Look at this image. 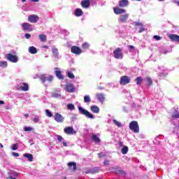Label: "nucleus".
Masks as SVG:
<instances>
[{
	"label": "nucleus",
	"mask_w": 179,
	"mask_h": 179,
	"mask_svg": "<svg viewBox=\"0 0 179 179\" xmlns=\"http://www.w3.org/2000/svg\"><path fill=\"white\" fill-rule=\"evenodd\" d=\"M55 121H56V122L62 123L65 121V117L62 116V115L57 113L55 115Z\"/></svg>",
	"instance_id": "obj_8"
},
{
	"label": "nucleus",
	"mask_w": 179,
	"mask_h": 179,
	"mask_svg": "<svg viewBox=\"0 0 179 179\" xmlns=\"http://www.w3.org/2000/svg\"><path fill=\"white\" fill-rule=\"evenodd\" d=\"M92 139L95 143H100L101 142L100 138H99L96 134H92Z\"/></svg>",
	"instance_id": "obj_23"
},
{
	"label": "nucleus",
	"mask_w": 179,
	"mask_h": 179,
	"mask_svg": "<svg viewBox=\"0 0 179 179\" xmlns=\"http://www.w3.org/2000/svg\"><path fill=\"white\" fill-rule=\"evenodd\" d=\"M63 146H65V147L68 146V144L66 143V142H63Z\"/></svg>",
	"instance_id": "obj_58"
},
{
	"label": "nucleus",
	"mask_w": 179,
	"mask_h": 179,
	"mask_svg": "<svg viewBox=\"0 0 179 179\" xmlns=\"http://www.w3.org/2000/svg\"><path fill=\"white\" fill-rule=\"evenodd\" d=\"M113 122H114L115 125L118 127V128H121L122 127V125L121 124V122L117 121L116 120H114Z\"/></svg>",
	"instance_id": "obj_40"
},
{
	"label": "nucleus",
	"mask_w": 179,
	"mask_h": 179,
	"mask_svg": "<svg viewBox=\"0 0 179 179\" xmlns=\"http://www.w3.org/2000/svg\"><path fill=\"white\" fill-rule=\"evenodd\" d=\"M84 101L85 103H90L91 99H90V96L86 95L84 96Z\"/></svg>",
	"instance_id": "obj_35"
},
{
	"label": "nucleus",
	"mask_w": 179,
	"mask_h": 179,
	"mask_svg": "<svg viewBox=\"0 0 179 179\" xmlns=\"http://www.w3.org/2000/svg\"><path fill=\"white\" fill-rule=\"evenodd\" d=\"M113 12L115 15H121L122 13H125L126 10L124 8H120L118 7L113 8Z\"/></svg>",
	"instance_id": "obj_11"
},
{
	"label": "nucleus",
	"mask_w": 179,
	"mask_h": 179,
	"mask_svg": "<svg viewBox=\"0 0 179 179\" xmlns=\"http://www.w3.org/2000/svg\"><path fill=\"white\" fill-rule=\"evenodd\" d=\"M90 108L92 113H94L95 114H99V113H100V108L96 106H92Z\"/></svg>",
	"instance_id": "obj_22"
},
{
	"label": "nucleus",
	"mask_w": 179,
	"mask_h": 179,
	"mask_svg": "<svg viewBox=\"0 0 179 179\" xmlns=\"http://www.w3.org/2000/svg\"><path fill=\"white\" fill-rule=\"evenodd\" d=\"M55 75L57 78H58V79H59L60 80H64V75H62V72H61V71L56 70Z\"/></svg>",
	"instance_id": "obj_18"
},
{
	"label": "nucleus",
	"mask_w": 179,
	"mask_h": 179,
	"mask_svg": "<svg viewBox=\"0 0 179 179\" xmlns=\"http://www.w3.org/2000/svg\"><path fill=\"white\" fill-rule=\"evenodd\" d=\"M98 156L99 157H100V159H101V157H105L106 155H104V153L103 152H100V153H98Z\"/></svg>",
	"instance_id": "obj_50"
},
{
	"label": "nucleus",
	"mask_w": 179,
	"mask_h": 179,
	"mask_svg": "<svg viewBox=\"0 0 179 179\" xmlns=\"http://www.w3.org/2000/svg\"><path fill=\"white\" fill-rule=\"evenodd\" d=\"M67 76H68L70 79H75V75H73V73L71 72V71H68V72H67Z\"/></svg>",
	"instance_id": "obj_37"
},
{
	"label": "nucleus",
	"mask_w": 179,
	"mask_h": 179,
	"mask_svg": "<svg viewBox=\"0 0 179 179\" xmlns=\"http://www.w3.org/2000/svg\"><path fill=\"white\" fill-rule=\"evenodd\" d=\"M71 52L72 54H75L76 55H80L82 52H83V50L80 49L78 46L74 45L71 48Z\"/></svg>",
	"instance_id": "obj_6"
},
{
	"label": "nucleus",
	"mask_w": 179,
	"mask_h": 179,
	"mask_svg": "<svg viewBox=\"0 0 179 179\" xmlns=\"http://www.w3.org/2000/svg\"><path fill=\"white\" fill-rule=\"evenodd\" d=\"M0 66L1 68H6V67H8V62H6V61L0 62Z\"/></svg>",
	"instance_id": "obj_34"
},
{
	"label": "nucleus",
	"mask_w": 179,
	"mask_h": 179,
	"mask_svg": "<svg viewBox=\"0 0 179 179\" xmlns=\"http://www.w3.org/2000/svg\"><path fill=\"white\" fill-rule=\"evenodd\" d=\"M175 3H177V5H179V1H175Z\"/></svg>",
	"instance_id": "obj_64"
},
{
	"label": "nucleus",
	"mask_w": 179,
	"mask_h": 179,
	"mask_svg": "<svg viewBox=\"0 0 179 179\" xmlns=\"http://www.w3.org/2000/svg\"><path fill=\"white\" fill-rule=\"evenodd\" d=\"M32 130H33V128H31L30 127H24V132H29V131H32Z\"/></svg>",
	"instance_id": "obj_42"
},
{
	"label": "nucleus",
	"mask_w": 179,
	"mask_h": 179,
	"mask_svg": "<svg viewBox=\"0 0 179 179\" xmlns=\"http://www.w3.org/2000/svg\"><path fill=\"white\" fill-rule=\"evenodd\" d=\"M96 97L98 99V100H99V101H104L105 98H104V94H96Z\"/></svg>",
	"instance_id": "obj_28"
},
{
	"label": "nucleus",
	"mask_w": 179,
	"mask_h": 179,
	"mask_svg": "<svg viewBox=\"0 0 179 179\" xmlns=\"http://www.w3.org/2000/svg\"><path fill=\"white\" fill-rule=\"evenodd\" d=\"M64 133L67 135H73V134H76V131H73V127H68L64 128Z\"/></svg>",
	"instance_id": "obj_10"
},
{
	"label": "nucleus",
	"mask_w": 179,
	"mask_h": 179,
	"mask_svg": "<svg viewBox=\"0 0 179 179\" xmlns=\"http://www.w3.org/2000/svg\"><path fill=\"white\" fill-rule=\"evenodd\" d=\"M17 149H19V145L17 143L13 144L12 146V150H17Z\"/></svg>",
	"instance_id": "obj_43"
},
{
	"label": "nucleus",
	"mask_w": 179,
	"mask_h": 179,
	"mask_svg": "<svg viewBox=\"0 0 179 179\" xmlns=\"http://www.w3.org/2000/svg\"><path fill=\"white\" fill-rule=\"evenodd\" d=\"M40 17L37 15H31L28 17V22L30 23H37L38 22Z\"/></svg>",
	"instance_id": "obj_7"
},
{
	"label": "nucleus",
	"mask_w": 179,
	"mask_h": 179,
	"mask_svg": "<svg viewBox=\"0 0 179 179\" xmlns=\"http://www.w3.org/2000/svg\"><path fill=\"white\" fill-rule=\"evenodd\" d=\"M169 38H170L171 41L179 43V36L177 34H170L169 35Z\"/></svg>",
	"instance_id": "obj_17"
},
{
	"label": "nucleus",
	"mask_w": 179,
	"mask_h": 179,
	"mask_svg": "<svg viewBox=\"0 0 179 179\" xmlns=\"http://www.w3.org/2000/svg\"><path fill=\"white\" fill-rule=\"evenodd\" d=\"M13 156H14V157H19L20 155L17 152H12Z\"/></svg>",
	"instance_id": "obj_52"
},
{
	"label": "nucleus",
	"mask_w": 179,
	"mask_h": 179,
	"mask_svg": "<svg viewBox=\"0 0 179 179\" xmlns=\"http://www.w3.org/2000/svg\"><path fill=\"white\" fill-rule=\"evenodd\" d=\"M67 108L71 110H75V105H73V103H69L67 105Z\"/></svg>",
	"instance_id": "obj_38"
},
{
	"label": "nucleus",
	"mask_w": 179,
	"mask_h": 179,
	"mask_svg": "<svg viewBox=\"0 0 179 179\" xmlns=\"http://www.w3.org/2000/svg\"><path fill=\"white\" fill-rule=\"evenodd\" d=\"M66 90L68 93H73V92H75V86H73V84H66Z\"/></svg>",
	"instance_id": "obj_12"
},
{
	"label": "nucleus",
	"mask_w": 179,
	"mask_h": 179,
	"mask_svg": "<svg viewBox=\"0 0 179 179\" xmlns=\"http://www.w3.org/2000/svg\"><path fill=\"white\" fill-rule=\"evenodd\" d=\"M80 5L82 8H84L85 9H87L89 6H90V0H83L81 1Z\"/></svg>",
	"instance_id": "obj_15"
},
{
	"label": "nucleus",
	"mask_w": 179,
	"mask_h": 179,
	"mask_svg": "<svg viewBox=\"0 0 179 179\" xmlns=\"http://www.w3.org/2000/svg\"><path fill=\"white\" fill-rule=\"evenodd\" d=\"M78 110L80 111V114H82L83 115H85L87 117V118H90L91 120L94 119V116L90 113L89 110L84 109L82 107H78Z\"/></svg>",
	"instance_id": "obj_2"
},
{
	"label": "nucleus",
	"mask_w": 179,
	"mask_h": 179,
	"mask_svg": "<svg viewBox=\"0 0 179 179\" xmlns=\"http://www.w3.org/2000/svg\"><path fill=\"white\" fill-rule=\"evenodd\" d=\"M75 16H76L77 17H79L80 16H82V15H83V11L82 10V9L80 8H76L75 10V13H74Z\"/></svg>",
	"instance_id": "obj_19"
},
{
	"label": "nucleus",
	"mask_w": 179,
	"mask_h": 179,
	"mask_svg": "<svg viewBox=\"0 0 179 179\" xmlns=\"http://www.w3.org/2000/svg\"><path fill=\"white\" fill-rule=\"evenodd\" d=\"M153 38H155V40H156L157 41L162 40V37L160 36H157V35L154 36Z\"/></svg>",
	"instance_id": "obj_46"
},
{
	"label": "nucleus",
	"mask_w": 179,
	"mask_h": 179,
	"mask_svg": "<svg viewBox=\"0 0 179 179\" xmlns=\"http://www.w3.org/2000/svg\"><path fill=\"white\" fill-rule=\"evenodd\" d=\"M128 150H129L128 146L124 145L122 148L121 152H122V155H127V153H128Z\"/></svg>",
	"instance_id": "obj_30"
},
{
	"label": "nucleus",
	"mask_w": 179,
	"mask_h": 179,
	"mask_svg": "<svg viewBox=\"0 0 179 179\" xmlns=\"http://www.w3.org/2000/svg\"><path fill=\"white\" fill-rule=\"evenodd\" d=\"M24 157L28 159V162H33V155L27 153L24 155Z\"/></svg>",
	"instance_id": "obj_29"
},
{
	"label": "nucleus",
	"mask_w": 179,
	"mask_h": 179,
	"mask_svg": "<svg viewBox=\"0 0 179 179\" xmlns=\"http://www.w3.org/2000/svg\"><path fill=\"white\" fill-rule=\"evenodd\" d=\"M14 176H19V173H17V172H15V173H14Z\"/></svg>",
	"instance_id": "obj_61"
},
{
	"label": "nucleus",
	"mask_w": 179,
	"mask_h": 179,
	"mask_svg": "<svg viewBox=\"0 0 179 179\" xmlns=\"http://www.w3.org/2000/svg\"><path fill=\"white\" fill-rule=\"evenodd\" d=\"M129 17V14L122 15H120V20L122 23H127Z\"/></svg>",
	"instance_id": "obj_16"
},
{
	"label": "nucleus",
	"mask_w": 179,
	"mask_h": 179,
	"mask_svg": "<svg viewBox=\"0 0 179 179\" xmlns=\"http://www.w3.org/2000/svg\"><path fill=\"white\" fill-rule=\"evenodd\" d=\"M61 96V94H57V93H52V97H55V99H59V97Z\"/></svg>",
	"instance_id": "obj_44"
},
{
	"label": "nucleus",
	"mask_w": 179,
	"mask_h": 179,
	"mask_svg": "<svg viewBox=\"0 0 179 179\" xmlns=\"http://www.w3.org/2000/svg\"><path fill=\"white\" fill-rule=\"evenodd\" d=\"M123 55H124V53H122V49H121L120 48H117L113 51V57L116 59H122Z\"/></svg>",
	"instance_id": "obj_3"
},
{
	"label": "nucleus",
	"mask_w": 179,
	"mask_h": 179,
	"mask_svg": "<svg viewBox=\"0 0 179 179\" xmlns=\"http://www.w3.org/2000/svg\"><path fill=\"white\" fill-rule=\"evenodd\" d=\"M20 90L22 92H27L29 91V84L26 83H22L20 87L18 88V90Z\"/></svg>",
	"instance_id": "obj_13"
},
{
	"label": "nucleus",
	"mask_w": 179,
	"mask_h": 179,
	"mask_svg": "<svg viewBox=\"0 0 179 179\" xmlns=\"http://www.w3.org/2000/svg\"><path fill=\"white\" fill-rule=\"evenodd\" d=\"M134 24L136 27H143V24L141 22H134Z\"/></svg>",
	"instance_id": "obj_41"
},
{
	"label": "nucleus",
	"mask_w": 179,
	"mask_h": 179,
	"mask_svg": "<svg viewBox=\"0 0 179 179\" xmlns=\"http://www.w3.org/2000/svg\"><path fill=\"white\" fill-rule=\"evenodd\" d=\"M52 52L53 57H55V58H58V57L59 55V52L58 51V48H52Z\"/></svg>",
	"instance_id": "obj_20"
},
{
	"label": "nucleus",
	"mask_w": 179,
	"mask_h": 179,
	"mask_svg": "<svg viewBox=\"0 0 179 179\" xmlns=\"http://www.w3.org/2000/svg\"><path fill=\"white\" fill-rule=\"evenodd\" d=\"M24 117H26L27 118L29 117V115L27 113L24 114Z\"/></svg>",
	"instance_id": "obj_62"
},
{
	"label": "nucleus",
	"mask_w": 179,
	"mask_h": 179,
	"mask_svg": "<svg viewBox=\"0 0 179 179\" xmlns=\"http://www.w3.org/2000/svg\"><path fill=\"white\" fill-rule=\"evenodd\" d=\"M34 122H38L40 121V117L38 116H35V117L33 119Z\"/></svg>",
	"instance_id": "obj_47"
},
{
	"label": "nucleus",
	"mask_w": 179,
	"mask_h": 179,
	"mask_svg": "<svg viewBox=\"0 0 179 179\" xmlns=\"http://www.w3.org/2000/svg\"><path fill=\"white\" fill-rule=\"evenodd\" d=\"M100 171V169L97 167L91 169V174H97Z\"/></svg>",
	"instance_id": "obj_32"
},
{
	"label": "nucleus",
	"mask_w": 179,
	"mask_h": 179,
	"mask_svg": "<svg viewBox=\"0 0 179 179\" xmlns=\"http://www.w3.org/2000/svg\"><path fill=\"white\" fill-rule=\"evenodd\" d=\"M6 59L10 61V62H13V64H16V62L19 61V59H17V56L12 55V53L7 54L6 56Z\"/></svg>",
	"instance_id": "obj_4"
},
{
	"label": "nucleus",
	"mask_w": 179,
	"mask_h": 179,
	"mask_svg": "<svg viewBox=\"0 0 179 179\" xmlns=\"http://www.w3.org/2000/svg\"><path fill=\"white\" fill-rule=\"evenodd\" d=\"M89 47H90V45L87 42L82 44V48H83V50H88Z\"/></svg>",
	"instance_id": "obj_33"
},
{
	"label": "nucleus",
	"mask_w": 179,
	"mask_h": 179,
	"mask_svg": "<svg viewBox=\"0 0 179 179\" xmlns=\"http://www.w3.org/2000/svg\"><path fill=\"white\" fill-rule=\"evenodd\" d=\"M143 31H145V29L143 28V27H140V29H139V33H142Z\"/></svg>",
	"instance_id": "obj_54"
},
{
	"label": "nucleus",
	"mask_w": 179,
	"mask_h": 179,
	"mask_svg": "<svg viewBox=\"0 0 179 179\" xmlns=\"http://www.w3.org/2000/svg\"><path fill=\"white\" fill-rule=\"evenodd\" d=\"M24 37H25V38H27V40H29V38H30V37H31V35H30V34H25Z\"/></svg>",
	"instance_id": "obj_51"
},
{
	"label": "nucleus",
	"mask_w": 179,
	"mask_h": 179,
	"mask_svg": "<svg viewBox=\"0 0 179 179\" xmlns=\"http://www.w3.org/2000/svg\"><path fill=\"white\" fill-rule=\"evenodd\" d=\"M22 29L24 31H33V27H31V24L27 23V22H24L21 24Z\"/></svg>",
	"instance_id": "obj_9"
},
{
	"label": "nucleus",
	"mask_w": 179,
	"mask_h": 179,
	"mask_svg": "<svg viewBox=\"0 0 179 179\" xmlns=\"http://www.w3.org/2000/svg\"><path fill=\"white\" fill-rule=\"evenodd\" d=\"M117 171V173H119V174H121L122 176H125V171H122V170H118V171Z\"/></svg>",
	"instance_id": "obj_48"
},
{
	"label": "nucleus",
	"mask_w": 179,
	"mask_h": 179,
	"mask_svg": "<svg viewBox=\"0 0 179 179\" xmlns=\"http://www.w3.org/2000/svg\"><path fill=\"white\" fill-rule=\"evenodd\" d=\"M45 114H46L47 117H49L50 118H51V117H52V113H51L50 111V110H48V109L45 110Z\"/></svg>",
	"instance_id": "obj_39"
},
{
	"label": "nucleus",
	"mask_w": 179,
	"mask_h": 179,
	"mask_svg": "<svg viewBox=\"0 0 179 179\" xmlns=\"http://www.w3.org/2000/svg\"><path fill=\"white\" fill-rule=\"evenodd\" d=\"M129 5V1L128 0H120L119 1V6L120 8H127Z\"/></svg>",
	"instance_id": "obj_14"
},
{
	"label": "nucleus",
	"mask_w": 179,
	"mask_h": 179,
	"mask_svg": "<svg viewBox=\"0 0 179 179\" xmlns=\"http://www.w3.org/2000/svg\"><path fill=\"white\" fill-rule=\"evenodd\" d=\"M120 83L122 85V86H125V85L131 83V78L128 77L127 76H122L120 77Z\"/></svg>",
	"instance_id": "obj_5"
},
{
	"label": "nucleus",
	"mask_w": 179,
	"mask_h": 179,
	"mask_svg": "<svg viewBox=\"0 0 179 179\" xmlns=\"http://www.w3.org/2000/svg\"><path fill=\"white\" fill-rule=\"evenodd\" d=\"M128 48L130 49V50H134V48H135V47L134 45H128Z\"/></svg>",
	"instance_id": "obj_57"
},
{
	"label": "nucleus",
	"mask_w": 179,
	"mask_h": 179,
	"mask_svg": "<svg viewBox=\"0 0 179 179\" xmlns=\"http://www.w3.org/2000/svg\"><path fill=\"white\" fill-rule=\"evenodd\" d=\"M145 82H146V85L148 87H150V86H152V85H153V80H152V78L150 77H146Z\"/></svg>",
	"instance_id": "obj_21"
},
{
	"label": "nucleus",
	"mask_w": 179,
	"mask_h": 179,
	"mask_svg": "<svg viewBox=\"0 0 179 179\" xmlns=\"http://www.w3.org/2000/svg\"><path fill=\"white\" fill-rule=\"evenodd\" d=\"M119 145H120V146L122 148V147H124V142H122V141H120L119 142Z\"/></svg>",
	"instance_id": "obj_56"
},
{
	"label": "nucleus",
	"mask_w": 179,
	"mask_h": 179,
	"mask_svg": "<svg viewBox=\"0 0 179 179\" xmlns=\"http://www.w3.org/2000/svg\"><path fill=\"white\" fill-rule=\"evenodd\" d=\"M47 80L48 82H52V80H54V76H49L48 78H47Z\"/></svg>",
	"instance_id": "obj_45"
},
{
	"label": "nucleus",
	"mask_w": 179,
	"mask_h": 179,
	"mask_svg": "<svg viewBox=\"0 0 179 179\" xmlns=\"http://www.w3.org/2000/svg\"><path fill=\"white\" fill-rule=\"evenodd\" d=\"M43 48H48V46L44 45V46H43Z\"/></svg>",
	"instance_id": "obj_63"
},
{
	"label": "nucleus",
	"mask_w": 179,
	"mask_h": 179,
	"mask_svg": "<svg viewBox=\"0 0 179 179\" xmlns=\"http://www.w3.org/2000/svg\"><path fill=\"white\" fill-rule=\"evenodd\" d=\"M68 166L69 167H72L73 166V171H76V170H78V167L76 166V162H69Z\"/></svg>",
	"instance_id": "obj_27"
},
{
	"label": "nucleus",
	"mask_w": 179,
	"mask_h": 179,
	"mask_svg": "<svg viewBox=\"0 0 179 179\" xmlns=\"http://www.w3.org/2000/svg\"><path fill=\"white\" fill-rule=\"evenodd\" d=\"M38 37H39V40L42 43H45L47 41V36L45 34H39Z\"/></svg>",
	"instance_id": "obj_24"
},
{
	"label": "nucleus",
	"mask_w": 179,
	"mask_h": 179,
	"mask_svg": "<svg viewBox=\"0 0 179 179\" xmlns=\"http://www.w3.org/2000/svg\"><path fill=\"white\" fill-rule=\"evenodd\" d=\"M92 174V169H87L86 171H85V174Z\"/></svg>",
	"instance_id": "obj_55"
},
{
	"label": "nucleus",
	"mask_w": 179,
	"mask_h": 179,
	"mask_svg": "<svg viewBox=\"0 0 179 179\" xmlns=\"http://www.w3.org/2000/svg\"><path fill=\"white\" fill-rule=\"evenodd\" d=\"M1 104H5V101H0V106H1Z\"/></svg>",
	"instance_id": "obj_59"
},
{
	"label": "nucleus",
	"mask_w": 179,
	"mask_h": 179,
	"mask_svg": "<svg viewBox=\"0 0 179 179\" xmlns=\"http://www.w3.org/2000/svg\"><path fill=\"white\" fill-rule=\"evenodd\" d=\"M134 80L138 86H141V85H142V82H143L142 77H137Z\"/></svg>",
	"instance_id": "obj_26"
},
{
	"label": "nucleus",
	"mask_w": 179,
	"mask_h": 179,
	"mask_svg": "<svg viewBox=\"0 0 179 179\" xmlns=\"http://www.w3.org/2000/svg\"><path fill=\"white\" fill-rule=\"evenodd\" d=\"M28 51L30 54H37V48H36L34 46H30Z\"/></svg>",
	"instance_id": "obj_25"
},
{
	"label": "nucleus",
	"mask_w": 179,
	"mask_h": 179,
	"mask_svg": "<svg viewBox=\"0 0 179 179\" xmlns=\"http://www.w3.org/2000/svg\"><path fill=\"white\" fill-rule=\"evenodd\" d=\"M172 118H179V112L178 110H176L171 115Z\"/></svg>",
	"instance_id": "obj_31"
},
{
	"label": "nucleus",
	"mask_w": 179,
	"mask_h": 179,
	"mask_svg": "<svg viewBox=\"0 0 179 179\" xmlns=\"http://www.w3.org/2000/svg\"><path fill=\"white\" fill-rule=\"evenodd\" d=\"M103 164H104V166H108V164H110V161H108V160H105V161L103 162Z\"/></svg>",
	"instance_id": "obj_53"
},
{
	"label": "nucleus",
	"mask_w": 179,
	"mask_h": 179,
	"mask_svg": "<svg viewBox=\"0 0 179 179\" xmlns=\"http://www.w3.org/2000/svg\"><path fill=\"white\" fill-rule=\"evenodd\" d=\"M57 141L59 142H62V141H64V138H62V136L57 135Z\"/></svg>",
	"instance_id": "obj_49"
},
{
	"label": "nucleus",
	"mask_w": 179,
	"mask_h": 179,
	"mask_svg": "<svg viewBox=\"0 0 179 179\" xmlns=\"http://www.w3.org/2000/svg\"><path fill=\"white\" fill-rule=\"evenodd\" d=\"M31 2H38V1H40V0H31Z\"/></svg>",
	"instance_id": "obj_60"
},
{
	"label": "nucleus",
	"mask_w": 179,
	"mask_h": 179,
	"mask_svg": "<svg viewBox=\"0 0 179 179\" xmlns=\"http://www.w3.org/2000/svg\"><path fill=\"white\" fill-rule=\"evenodd\" d=\"M129 127L131 131H133L134 134H139V124H138V122H131L129 124Z\"/></svg>",
	"instance_id": "obj_1"
},
{
	"label": "nucleus",
	"mask_w": 179,
	"mask_h": 179,
	"mask_svg": "<svg viewBox=\"0 0 179 179\" xmlns=\"http://www.w3.org/2000/svg\"><path fill=\"white\" fill-rule=\"evenodd\" d=\"M40 79L43 83H45V82H47V77H45V75L44 74L41 76Z\"/></svg>",
	"instance_id": "obj_36"
}]
</instances>
